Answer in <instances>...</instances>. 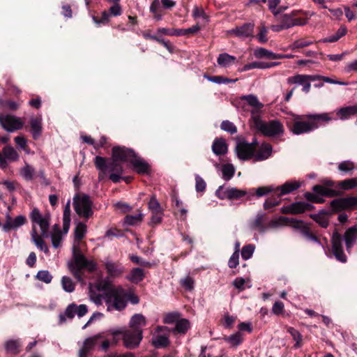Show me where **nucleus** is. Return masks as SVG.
I'll return each mask as SVG.
<instances>
[{
	"instance_id": "obj_1",
	"label": "nucleus",
	"mask_w": 357,
	"mask_h": 357,
	"mask_svg": "<svg viewBox=\"0 0 357 357\" xmlns=\"http://www.w3.org/2000/svg\"><path fill=\"white\" fill-rule=\"evenodd\" d=\"M87 227L84 222H77L74 229V241L73 244V259L68 267L74 277L79 282H83L82 268L93 272L96 268V264L87 259L80 250V241L85 237Z\"/></svg>"
},
{
	"instance_id": "obj_2",
	"label": "nucleus",
	"mask_w": 357,
	"mask_h": 357,
	"mask_svg": "<svg viewBox=\"0 0 357 357\" xmlns=\"http://www.w3.org/2000/svg\"><path fill=\"white\" fill-rule=\"evenodd\" d=\"M98 290H105V303L108 311H122L128 302L132 304L139 303V298L132 291L123 289L121 286L106 287L105 284L97 285Z\"/></svg>"
},
{
	"instance_id": "obj_3",
	"label": "nucleus",
	"mask_w": 357,
	"mask_h": 357,
	"mask_svg": "<svg viewBox=\"0 0 357 357\" xmlns=\"http://www.w3.org/2000/svg\"><path fill=\"white\" fill-rule=\"evenodd\" d=\"M343 240L345 242L347 252H350L357 240V226L354 225L348 228L344 233V237L337 231H335L331 238L333 255L337 261L345 263L347 257L343 250Z\"/></svg>"
},
{
	"instance_id": "obj_4",
	"label": "nucleus",
	"mask_w": 357,
	"mask_h": 357,
	"mask_svg": "<svg viewBox=\"0 0 357 357\" xmlns=\"http://www.w3.org/2000/svg\"><path fill=\"white\" fill-rule=\"evenodd\" d=\"M252 120L255 128L264 135L267 137H276L284 133V127L278 120L265 122L259 116L252 114Z\"/></svg>"
},
{
	"instance_id": "obj_5",
	"label": "nucleus",
	"mask_w": 357,
	"mask_h": 357,
	"mask_svg": "<svg viewBox=\"0 0 357 357\" xmlns=\"http://www.w3.org/2000/svg\"><path fill=\"white\" fill-rule=\"evenodd\" d=\"M93 202L89 195L84 193H77L73 197V206L76 213L85 220L93 215Z\"/></svg>"
},
{
	"instance_id": "obj_6",
	"label": "nucleus",
	"mask_w": 357,
	"mask_h": 357,
	"mask_svg": "<svg viewBox=\"0 0 357 357\" xmlns=\"http://www.w3.org/2000/svg\"><path fill=\"white\" fill-rule=\"evenodd\" d=\"M30 219L33 223L32 227L38 225L40 228L41 236L44 238L49 236V227L50 221V213L42 215L37 208H34L30 213Z\"/></svg>"
},
{
	"instance_id": "obj_7",
	"label": "nucleus",
	"mask_w": 357,
	"mask_h": 357,
	"mask_svg": "<svg viewBox=\"0 0 357 357\" xmlns=\"http://www.w3.org/2000/svg\"><path fill=\"white\" fill-rule=\"evenodd\" d=\"M303 119H305V115L294 116V122L289 126V130L294 135H299L314 131V127L312 126L310 121H303Z\"/></svg>"
},
{
	"instance_id": "obj_8",
	"label": "nucleus",
	"mask_w": 357,
	"mask_h": 357,
	"mask_svg": "<svg viewBox=\"0 0 357 357\" xmlns=\"http://www.w3.org/2000/svg\"><path fill=\"white\" fill-rule=\"evenodd\" d=\"M255 26V25L253 22L243 23L229 30L228 33L243 40L247 38L252 39L254 38Z\"/></svg>"
},
{
	"instance_id": "obj_9",
	"label": "nucleus",
	"mask_w": 357,
	"mask_h": 357,
	"mask_svg": "<svg viewBox=\"0 0 357 357\" xmlns=\"http://www.w3.org/2000/svg\"><path fill=\"white\" fill-rule=\"evenodd\" d=\"M0 124L8 132H13L23 128L24 122L19 117L12 115H0Z\"/></svg>"
},
{
	"instance_id": "obj_10",
	"label": "nucleus",
	"mask_w": 357,
	"mask_h": 357,
	"mask_svg": "<svg viewBox=\"0 0 357 357\" xmlns=\"http://www.w3.org/2000/svg\"><path fill=\"white\" fill-rule=\"evenodd\" d=\"M333 112H324L320 114H307L305 115V118L310 121L314 130L322 126H325L330 121L337 120L333 117Z\"/></svg>"
},
{
	"instance_id": "obj_11",
	"label": "nucleus",
	"mask_w": 357,
	"mask_h": 357,
	"mask_svg": "<svg viewBox=\"0 0 357 357\" xmlns=\"http://www.w3.org/2000/svg\"><path fill=\"white\" fill-rule=\"evenodd\" d=\"M237 157L243 161L248 160L254 157L255 149L251 144L244 139H238L235 147Z\"/></svg>"
},
{
	"instance_id": "obj_12",
	"label": "nucleus",
	"mask_w": 357,
	"mask_h": 357,
	"mask_svg": "<svg viewBox=\"0 0 357 357\" xmlns=\"http://www.w3.org/2000/svg\"><path fill=\"white\" fill-rule=\"evenodd\" d=\"M19 158L20 155L17 151L13 146H4L1 152H0V169H6L8 166V162L17 161Z\"/></svg>"
},
{
	"instance_id": "obj_13",
	"label": "nucleus",
	"mask_w": 357,
	"mask_h": 357,
	"mask_svg": "<svg viewBox=\"0 0 357 357\" xmlns=\"http://www.w3.org/2000/svg\"><path fill=\"white\" fill-rule=\"evenodd\" d=\"M247 194L246 191L236 188H227L220 185L215 191L216 196L220 199H238Z\"/></svg>"
},
{
	"instance_id": "obj_14",
	"label": "nucleus",
	"mask_w": 357,
	"mask_h": 357,
	"mask_svg": "<svg viewBox=\"0 0 357 357\" xmlns=\"http://www.w3.org/2000/svg\"><path fill=\"white\" fill-rule=\"evenodd\" d=\"M118 333L123 334L124 345L126 348L130 349L137 348L142 340V334L140 331L137 332L132 330H127L124 332L119 331Z\"/></svg>"
},
{
	"instance_id": "obj_15",
	"label": "nucleus",
	"mask_w": 357,
	"mask_h": 357,
	"mask_svg": "<svg viewBox=\"0 0 357 357\" xmlns=\"http://www.w3.org/2000/svg\"><path fill=\"white\" fill-rule=\"evenodd\" d=\"M137 153L134 150L125 146H114L112 149V158L115 160L131 163Z\"/></svg>"
},
{
	"instance_id": "obj_16",
	"label": "nucleus",
	"mask_w": 357,
	"mask_h": 357,
	"mask_svg": "<svg viewBox=\"0 0 357 357\" xmlns=\"http://www.w3.org/2000/svg\"><path fill=\"white\" fill-rule=\"evenodd\" d=\"M26 222V218L20 215L15 217V218H12L10 215L7 213L6 217V222L2 225V229L4 232H8L11 230H16Z\"/></svg>"
},
{
	"instance_id": "obj_17",
	"label": "nucleus",
	"mask_w": 357,
	"mask_h": 357,
	"mask_svg": "<svg viewBox=\"0 0 357 357\" xmlns=\"http://www.w3.org/2000/svg\"><path fill=\"white\" fill-rule=\"evenodd\" d=\"M266 214L262 212H259L257 214L255 220H253L250 224V229L255 231H257L261 234L265 233L268 230V226Z\"/></svg>"
},
{
	"instance_id": "obj_18",
	"label": "nucleus",
	"mask_w": 357,
	"mask_h": 357,
	"mask_svg": "<svg viewBox=\"0 0 357 357\" xmlns=\"http://www.w3.org/2000/svg\"><path fill=\"white\" fill-rule=\"evenodd\" d=\"M133 170L139 174H148L150 172V166L147 162L139 157L137 154L131 160L130 163Z\"/></svg>"
},
{
	"instance_id": "obj_19",
	"label": "nucleus",
	"mask_w": 357,
	"mask_h": 357,
	"mask_svg": "<svg viewBox=\"0 0 357 357\" xmlns=\"http://www.w3.org/2000/svg\"><path fill=\"white\" fill-rule=\"evenodd\" d=\"M337 119L345 121L357 114V105L342 107L335 110Z\"/></svg>"
},
{
	"instance_id": "obj_20",
	"label": "nucleus",
	"mask_w": 357,
	"mask_h": 357,
	"mask_svg": "<svg viewBox=\"0 0 357 357\" xmlns=\"http://www.w3.org/2000/svg\"><path fill=\"white\" fill-rule=\"evenodd\" d=\"M281 23L285 29H288L294 26H303L307 24V20L303 18H294V13L284 14L282 16Z\"/></svg>"
},
{
	"instance_id": "obj_21",
	"label": "nucleus",
	"mask_w": 357,
	"mask_h": 357,
	"mask_svg": "<svg viewBox=\"0 0 357 357\" xmlns=\"http://www.w3.org/2000/svg\"><path fill=\"white\" fill-rule=\"evenodd\" d=\"M301 187V183L296 181H289L285 182L282 185L275 188V193H278L279 196L287 195L291 192L296 190Z\"/></svg>"
},
{
	"instance_id": "obj_22",
	"label": "nucleus",
	"mask_w": 357,
	"mask_h": 357,
	"mask_svg": "<svg viewBox=\"0 0 357 357\" xmlns=\"http://www.w3.org/2000/svg\"><path fill=\"white\" fill-rule=\"evenodd\" d=\"M288 84H296L303 86V91L308 93L310 90L311 84L307 78V75H296L288 77Z\"/></svg>"
},
{
	"instance_id": "obj_23",
	"label": "nucleus",
	"mask_w": 357,
	"mask_h": 357,
	"mask_svg": "<svg viewBox=\"0 0 357 357\" xmlns=\"http://www.w3.org/2000/svg\"><path fill=\"white\" fill-rule=\"evenodd\" d=\"M217 169H220L222 172V178L226 181H230L234 176L236 169L231 163H226L220 165L217 162L213 163Z\"/></svg>"
},
{
	"instance_id": "obj_24",
	"label": "nucleus",
	"mask_w": 357,
	"mask_h": 357,
	"mask_svg": "<svg viewBox=\"0 0 357 357\" xmlns=\"http://www.w3.org/2000/svg\"><path fill=\"white\" fill-rule=\"evenodd\" d=\"M280 62H264V61H253L244 65L241 71H248L252 69H267L280 65Z\"/></svg>"
},
{
	"instance_id": "obj_25",
	"label": "nucleus",
	"mask_w": 357,
	"mask_h": 357,
	"mask_svg": "<svg viewBox=\"0 0 357 357\" xmlns=\"http://www.w3.org/2000/svg\"><path fill=\"white\" fill-rule=\"evenodd\" d=\"M212 151L216 155H224L228 151L227 144L222 138H215L212 144Z\"/></svg>"
},
{
	"instance_id": "obj_26",
	"label": "nucleus",
	"mask_w": 357,
	"mask_h": 357,
	"mask_svg": "<svg viewBox=\"0 0 357 357\" xmlns=\"http://www.w3.org/2000/svg\"><path fill=\"white\" fill-rule=\"evenodd\" d=\"M146 325V319L142 314H135L130 319V326L132 331L141 332L142 333V328Z\"/></svg>"
},
{
	"instance_id": "obj_27",
	"label": "nucleus",
	"mask_w": 357,
	"mask_h": 357,
	"mask_svg": "<svg viewBox=\"0 0 357 357\" xmlns=\"http://www.w3.org/2000/svg\"><path fill=\"white\" fill-rule=\"evenodd\" d=\"M31 241L34 243L38 248H39L41 251H43L45 253L49 252V249L42 238L43 236L38 234L36 227L34 225L31 229Z\"/></svg>"
},
{
	"instance_id": "obj_28",
	"label": "nucleus",
	"mask_w": 357,
	"mask_h": 357,
	"mask_svg": "<svg viewBox=\"0 0 357 357\" xmlns=\"http://www.w3.org/2000/svg\"><path fill=\"white\" fill-rule=\"evenodd\" d=\"M105 266L107 273L111 277H119L124 271V268L123 266L112 261H106Z\"/></svg>"
},
{
	"instance_id": "obj_29",
	"label": "nucleus",
	"mask_w": 357,
	"mask_h": 357,
	"mask_svg": "<svg viewBox=\"0 0 357 357\" xmlns=\"http://www.w3.org/2000/svg\"><path fill=\"white\" fill-rule=\"evenodd\" d=\"M272 146L269 144H263L259 151L254 154V158L256 161H263L271 157L272 154Z\"/></svg>"
},
{
	"instance_id": "obj_30",
	"label": "nucleus",
	"mask_w": 357,
	"mask_h": 357,
	"mask_svg": "<svg viewBox=\"0 0 357 357\" xmlns=\"http://www.w3.org/2000/svg\"><path fill=\"white\" fill-rule=\"evenodd\" d=\"M70 199H68L64 206L63 213V231L65 234H66L70 227Z\"/></svg>"
},
{
	"instance_id": "obj_31",
	"label": "nucleus",
	"mask_w": 357,
	"mask_h": 357,
	"mask_svg": "<svg viewBox=\"0 0 357 357\" xmlns=\"http://www.w3.org/2000/svg\"><path fill=\"white\" fill-rule=\"evenodd\" d=\"M30 126L31 128V134L34 139H38L42 132V118L32 117L30 119Z\"/></svg>"
},
{
	"instance_id": "obj_32",
	"label": "nucleus",
	"mask_w": 357,
	"mask_h": 357,
	"mask_svg": "<svg viewBox=\"0 0 357 357\" xmlns=\"http://www.w3.org/2000/svg\"><path fill=\"white\" fill-rule=\"evenodd\" d=\"M190 328V323L186 319H178L176 321V324L173 328H172V331L174 333H179L182 335H185L188 331Z\"/></svg>"
},
{
	"instance_id": "obj_33",
	"label": "nucleus",
	"mask_w": 357,
	"mask_h": 357,
	"mask_svg": "<svg viewBox=\"0 0 357 357\" xmlns=\"http://www.w3.org/2000/svg\"><path fill=\"white\" fill-rule=\"evenodd\" d=\"M307 78L308 79L309 82L323 80L326 83L337 84V85H341V86H347L349 84L348 82L335 80V79H333L328 77H326V76H323V75H307Z\"/></svg>"
},
{
	"instance_id": "obj_34",
	"label": "nucleus",
	"mask_w": 357,
	"mask_h": 357,
	"mask_svg": "<svg viewBox=\"0 0 357 357\" xmlns=\"http://www.w3.org/2000/svg\"><path fill=\"white\" fill-rule=\"evenodd\" d=\"M357 204V197H346L339 199H335L331 202V205L334 208L348 207Z\"/></svg>"
},
{
	"instance_id": "obj_35",
	"label": "nucleus",
	"mask_w": 357,
	"mask_h": 357,
	"mask_svg": "<svg viewBox=\"0 0 357 357\" xmlns=\"http://www.w3.org/2000/svg\"><path fill=\"white\" fill-rule=\"evenodd\" d=\"M236 57L227 53H221L217 59L218 64L223 68H227L234 63Z\"/></svg>"
},
{
	"instance_id": "obj_36",
	"label": "nucleus",
	"mask_w": 357,
	"mask_h": 357,
	"mask_svg": "<svg viewBox=\"0 0 357 357\" xmlns=\"http://www.w3.org/2000/svg\"><path fill=\"white\" fill-rule=\"evenodd\" d=\"M21 342L20 340H9L5 343V349L9 354L17 355L20 351Z\"/></svg>"
},
{
	"instance_id": "obj_37",
	"label": "nucleus",
	"mask_w": 357,
	"mask_h": 357,
	"mask_svg": "<svg viewBox=\"0 0 357 357\" xmlns=\"http://www.w3.org/2000/svg\"><path fill=\"white\" fill-rule=\"evenodd\" d=\"M144 278V273L143 269L140 268H135L130 271L127 278L131 282L137 284L142 281Z\"/></svg>"
},
{
	"instance_id": "obj_38",
	"label": "nucleus",
	"mask_w": 357,
	"mask_h": 357,
	"mask_svg": "<svg viewBox=\"0 0 357 357\" xmlns=\"http://www.w3.org/2000/svg\"><path fill=\"white\" fill-rule=\"evenodd\" d=\"M223 340L230 344L231 346L236 347L239 346L243 342V337L242 334L240 331H238L232 335L229 336H225Z\"/></svg>"
},
{
	"instance_id": "obj_39",
	"label": "nucleus",
	"mask_w": 357,
	"mask_h": 357,
	"mask_svg": "<svg viewBox=\"0 0 357 357\" xmlns=\"http://www.w3.org/2000/svg\"><path fill=\"white\" fill-rule=\"evenodd\" d=\"M35 169L31 165L26 163L24 167L20 169V175L26 181H31L34 178Z\"/></svg>"
},
{
	"instance_id": "obj_40",
	"label": "nucleus",
	"mask_w": 357,
	"mask_h": 357,
	"mask_svg": "<svg viewBox=\"0 0 357 357\" xmlns=\"http://www.w3.org/2000/svg\"><path fill=\"white\" fill-rule=\"evenodd\" d=\"M103 338L104 336L101 333L87 337L83 342V347L91 351Z\"/></svg>"
},
{
	"instance_id": "obj_41",
	"label": "nucleus",
	"mask_w": 357,
	"mask_h": 357,
	"mask_svg": "<svg viewBox=\"0 0 357 357\" xmlns=\"http://www.w3.org/2000/svg\"><path fill=\"white\" fill-rule=\"evenodd\" d=\"M235 288L239 291L245 290L246 288H250L252 284L248 278L245 279L242 277L236 278L232 282Z\"/></svg>"
},
{
	"instance_id": "obj_42",
	"label": "nucleus",
	"mask_w": 357,
	"mask_h": 357,
	"mask_svg": "<svg viewBox=\"0 0 357 357\" xmlns=\"http://www.w3.org/2000/svg\"><path fill=\"white\" fill-rule=\"evenodd\" d=\"M142 220V214L127 215L123 220V225L134 226L139 224Z\"/></svg>"
},
{
	"instance_id": "obj_43",
	"label": "nucleus",
	"mask_w": 357,
	"mask_h": 357,
	"mask_svg": "<svg viewBox=\"0 0 357 357\" xmlns=\"http://www.w3.org/2000/svg\"><path fill=\"white\" fill-rule=\"evenodd\" d=\"M347 27L341 26L335 34L326 38L323 41L325 43H335L344 36L347 33Z\"/></svg>"
},
{
	"instance_id": "obj_44",
	"label": "nucleus",
	"mask_w": 357,
	"mask_h": 357,
	"mask_svg": "<svg viewBox=\"0 0 357 357\" xmlns=\"http://www.w3.org/2000/svg\"><path fill=\"white\" fill-rule=\"evenodd\" d=\"M254 55L257 59H273L274 52L264 47H259L254 50Z\"/></svg>"
},
{
	"instance_id": "obj_45",
	"label": "nucleus",
	"mask_w": 357,
	"mask_h": 357,
	"mask_svg": "<svg viewBox=\"0 0 357 357\" xmlns=\"http://www.w3.org/2000/svg\"><path fill=\"white\" fill-rule=\"evenodd\" d=\"M312 190L314 195H325L326 197H333L335 195L334 190L326 188L320 185H314Z\"/></svg>"
},
{
	"instance_id": "obj_46",
	"label": "nucleus",
	"mask_w": 357,
	"mask_h": 357,
	"mask_svg": "<svg viewBox=\"0 0 357 357\" xmlns=\"http://www.w3.org/2000/svg\"><path fill=\"white\" fill-rule=\"evenodd\" d=\"M103 291L102 294H97L94 292L92 289V287H90L89 290V296L91 301L96 305L100 306L102 305L103 302H105V290H102Z\"/></svg>"
},
{
	"instance_id": "obj_47",
	"label": "nucleus",
	"mask_w": 357,
	"mask_h": 357,
	"mask_svg": "<svg viewBox=\"0 0 357 357\" xmlns=\"http://www.w3.org/2000/svg\"><path fill=\"white\" fill-rule=\"evenodd\" d=\"M20 104L11 100H3L0 98V108L11 111L17 110Z\"/></svg>"
},
{
	"instance_id": "obj_48",
	"label": "nucleus",
	"mask_w": 357,
	"mask_h": 357,
	"mask_svg": "<svg viewBox=\"0 0 357 357\" xmlns=\"http://www.w3.org/2000/svg\"><path fill=\"white\" fill-rule=\"evenodd\" d=\"M280 204V196L278 193H275L274 195L266 199L264 203V208L266 210L271 209V208L278 206Z\"/></svg>"
},
{
	"instance_id": "obj_49",
	"label": "nucleus",
	"mask_w": 357,
	"mask_h": 357,
	"mask_svg": "<svg viewBox=\"0 0 357 357\" xmlns=\"http://www.w3.org/2000/svg\"><path fill=\"white\" fill-rule=\"evenodd\" d=\"M287 331L291 335L293 340L296 342L294 347L296 349L300 348L301 347V342L302 340V335L299 331L291 326L287 327Z\"/></svg>"
},
{
	"instance_id": "obj_50",
	"label": "nucleus",
	"mask_w": 357,
	"mask_h": 357,
	"mask_svg": "<svg viewBox=\"0 0 357 357\" xmlns=\"http://www.w3.org/2000/svg\"><path fill=\"white\" fill-rule=\"evenodd\" d=\"M243 99L245 100L250 106L255 109H260L263 107V104L259 101L257 97L255 95L250 94L244 96Z\"/></svg>"
},
{
	"instance_id": "obj_51",
	"label": "nucleus",
	"mask_w": 357,
	"mask_h": 357,
	"mask_svg": "<svg viewBox=\"0 0 357 357\" xmlns=\"http://www.w3.org/2000/svg\"><path fill=\"white\" fill-rule=\"evenodd\" d=\"M152 344L155 348H164L169 345V340L167 336L158 335L153 340Z\"/></svg>"
},
{
	"instance_id": "obj_52",
	"label": "nucleus",
	"mask_w": 357,
	"mask_h": 357,
	"mask_svg": "<svg viewBox=\"0 0 357 357\" xmlns=\"http://www.w3.org/2000/svg\"><path fill=\"white\" fill-rule=\"evenodd\" d=\"M61 285L63 289L66 292L71 293L75 290V284L70 277L63 276L61 278Z\"/></svg>"
},
{
	"instance_id": "obj_53",
	"label": "nucleus",
	"mask_w": 357,
	"mask_h": 357,
	"mask_svg": "<svg viewBox=\"0 0 357 357\" xmlns=\"http://www.w3.org/2000/svg\"><path fill=\"white\" fill-rule=\"evenodd\" d=\"M88 307L85 304L76 305L75 303H71L68 305L64 312H87Z\"/></svg>"
},
{
	"instance_id": "obj_54",
	"label": "nucleus",
	"mask_w": 357,
	"mask_h": 357,
	"mask_svg": "<svg viewBox=\"0 0 357 357\" xmlns=\"http://www.w3.org/2000/svg\"><path fill=\"white\" fill-rule=\"evenodd\" d=\"M255 246L252 244L244 245L241 250V257L244 260L250 259L254 253Z\"/></svg>"
},
{
	"instance_id": "obj_55",
	"label": "nucleus",
	"mask_w": 357,
	"mask_h": 357,
	"mask_svg": "<svg viewBox=\"0 0 357 357\" xmlns=\"http://www.w3.org/2000/svg\"><path fill=\"white\" fill-rule=\"evenodd\" d=\"M157 33H162L164 35H168V36H183V31H182V29L160 28L158 29Z\"/></svg>"
},
{
	"instance_id": "obj_56",
	"label": "nucleus",
	"mask_w": 357,
	"mask_h": 357,
	"mask_svg": "<svg viewBox=\"0 0 357 357\" xmlns=\"http://www.w3.org/2000/svg\"><path fill=\"white\" fill-rule=\"evenodd\" d=\"M338 186L342 190H350L357 187V179L349 178L339 182Z\"/></svg>"
},
{
	"instance_id": "obj_57",
	"label": "nucleus",
	"mask_w": 357,
	"mask_h": 357,
	"mask_svg": "<svg viewBox=\"0 0 357 357\" xmlns=\"http://www.w3.org/2000/svg\"><path fill=\"white\" fill-rule=\"evenodd\" d=\"M94 163L98 169L102 172L107 170L109 162L105 158L98 155L95 158Z\"/></svg>"
},
{
	"instance_id": "obj_58",
	"label": "nucleus",
	"mask_w": 357,
	"mask_h": 357,
	"mask_svg": "<svg viewBox=\"0 0 357 357\" xmlns=\"http://www.w3.org/2000/svg\"><path fill=\"white\" fill-rule=\"evenodd\" d=\"M148 208L151 211V213L163 211V210L160 206V204L159 203V202L157 200L155 196H154V195H153L151 197V199L148 203Z\"/></svg>"
},
{
	"instance_id": "obj_59",
	"label": "nucleus",
	"mask_w": 357,
	"mask_h": 357,
	"mask_svg": "<svg viewBox=\"0 0 357 357\" xmlns=\"http://www.w3.org/2000/svg\"><path fill=\"white\" fill-rule=\"evenodd\" d=\"M252 191L255 190L256 196L257 197H261L268 195L270 192L275 193V187L273 185H269L266 187H259L257 189H252Z\"/></svg>"
},
{
	"instance_id": "obj_60",
	"label": "nucleus",
	"mask_w": 357,
	"mask_h": 357,
	"mask_svg": "<svg viewBox=\"0 0 357 357\" xmlns=\"http://www.w3.org/2000/svg\"><path fill=\"white\" fill-rule=\"evenodd\" d=\"M107 170L112 173H123V167L119 163V160H115L112 158V160L109 161L108 163Z\"/></svg>"
},
{
	"instance_id": "obj_61",
	"label": "nucleus",
	"mask_w": 357,
	"mask_h": 357,
	"mask_svg": "<svg viewBox=\"0 0 357 357\" xmlns=\"http://www.w3.org/2000/svg\"><path fill=\"white\" fill-rule=\"evenodd\" d=\"M36 277L38 280L46 284L50 283L52 280V275L47 270L39 271Z\"/></svg>"
},
{
	"instance_id": "obj_62",
	"label": "nucleus",
	"mask_w": 357,
	"mask_h": 357,
	"mask_svg": "<svg viewBox=\"0 0 357 357\" xmlns=\"http://www.w3.org/2000/svg\"><path fill=\"white\" fill-rule=\"evenodd\" d=\"M220 128L222 130L226 131L231 135L237 132L236 126L228 120L223 121L221 123Z\"/></svg>"
},
{
	"instance_id": "obj_63",
	"label": "nucleus",
	"mask_w": 357,
	"mask_h": 357,
	"mask_svg": "<svg viewBox=\"0 0 357 357\" xmlns=\"http://www.w3.org/2000/svg\"><path fill=\"white\" fill-rule=\"evenodd\" d=\"M302 236L307 241H312L317 244L321 245V242L318 238L313 234H312L309 229L306 227L303 228L301 231Z\"/></svg>"
},
{
	"instance_id": "obj_64",
	"label": "nucleus",
	"mask_w": 357,
	"mask_h": 357,
	"mask_svg": "<svg viewBox=\"0 0 357 357\" xmlns=\"http://www.w3.org/2000/svg\"><path fill=\"white\" fill-rule=\"evenodd\" d=\"M236 319V316H230L229 314H226L222 319L221 324L224 328L229 329L233 327Z\"/></svg>"
}]
</instances>
